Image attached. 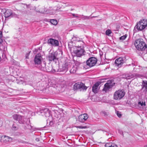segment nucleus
<instances>
[{"label":"nucleus","instance_id":"9d476101","mask_svg":"<svg viewBox=\"0 0 147 147\" xmlns=\"http://www.w3.org/2000/svg\"><path fill=\"white\" fill-rule=\"evenodd\" d=\"M5 17L6 18H11L16 16V15L13 13L11 10L7 9L4 13Z\"/></svg>","mask_w":147,"mask_h":147},{"label":"nucleus","instance_id":"f03ea898","mask_svg":"<svg viewBox=\"0 0 147 147\" xmlns=\"http://www.w3.org/2000/svg\"><path fill=\"white\" fill-rule=\"evenodd\" d=\"M134 45L136 48L139 50L144 51L147 48V45L143 40L138 39L136 40Z\"/></svg>","mask_w":147,"mask_h":147},{"label":"nucleus","instance_id":"e433bc0d","mask_svg":"<svg viewBox=\"0 0 147 147\" xmlns=\"http://www.w3.org/2000/svg\"><path fill=\"white\" fill-rule=\"evenodd\" d=\"M36 141L38 142L39 141V139L38 138L36 139Z\"/></svg>","mask_w":147,"mask_h":147},{"label":"nucleus","instance_id":"72a5a7b5","mask_svg":"<svg viewBox=\"0 0 147 147\" xmlns=\"http://www.w3.org/2000/svg\"><path fill=\"white\" fill-rule=\"evenodd\" d=\"M117 116L119 117H120L121 116V115L120 113H119L118 112H117Z\"/></svg>","mask_w":147,"mask_h":147},{"label":"nucleus","instance_id":"c85d7f7f","mask_svg":"<svg viewBox=\"0 0 147 147\" xmlns=\"http://www.w3.org/2000/svg\"><path fill=\"white\" fill-rule=\"evenodd\" d=\"M111 32V31L110 30H107L106 32V34L107 35H109Z\"/></svg>","mask_w":147,"mask_h":147},{"label":"nucleus","instance_id":"2eb2a0df","mask_svg":"<svg viewBox=\"0 0 147 147\" xmlns=\"http://www.w3.org/2000/svg\"><path fill=\"white\" fill-rule=\"evenodd\" d=\"M42 115L46 117H51L50 110L48 109H45L41 111Z\"/></svg>","mask_w":147,"mask_h":147},{"label":"nucleus","instance_id":"39448f33","mask_svg":"<svg viewBox=\"0 0 147 147\" xmlns=\"http://www.w3.org/2000/svg\"><path fill=\"white\" fill-rule=\"evenodd\" d=\"M60 52L59 54L57 52L50 53L48 56L49 60L50 61H55L56 60H58L59 59L62 57V53Z\"/></svg>","mask_w":147,"mask_h":147},{"label":"nucleus","instance_id":"dca6fc26","mask_svg":"<svg viewBox=\"0 0 147 147\" xmlns=\"http://www.w3.org/2000/svg\"><path fill=\"white\" fill-rule=\"evenodd\" d=\"M47 43L49 44H50L52 45L55 46H57L59 45V42L58 40L52 38L49 39L47 41Z\"/></svg>","mask_w":147,"mask_h":147},{"label":"nucleus","instance_id":"9b49d317","mask_svg":"<svg viewBox=\"0 0 147 147\" xmlns=\"http://www.w3.org/2000/svg\"><path fill=\"white\" fill-rule=\"evenodd\" d=\"M87 87L85 86L82 83H78L75 84L74 86V90H76L82 88L83 90H86Z\"/></svg>","mask_w":147,"mask_h":147},{"label":"nucleus","instance_id":"20e7f679","mask_svg":"<svg viewBox=\"0 0 147 147\" xmlns=\"http://www.w3.org/2000/svg\"><path fill=\"white\" fill-rule=\"evenodd\" d=\"M147 26V20L143 19L140 20L138 22L135 26L138 30L142 31Z\"/></svg>","mask_w":147,"mask_h":147},{"label":"nucleus","instance_id":"f8f14e48","mask_svg":"<svg viewBox=\"0 0 147 147\" xmlns=\"http://www.w3.org/2000/svg\"><path fill=\"white\" fill-rule=\"evenodd\" d=\"M70 63L69 62H65L62 65L60 68V71H67L70 66Z\"/></svg>","mask_w":147,"mask_h":147},{"label":"nucleus","instance_id":"c9c22d12","mask_svg":"<svg viewBox=\"0 0 147 147\" xmlns=\"http://www.w3.org/2000/svg\"><path fill=\"white\" fill-rule=\"evenodd\" d=\"M3 124V121L2 120H0V127Z\"/></svg>","mask_w":147,"mask_h":147},{"label":"nucleus","instance_id":"412c9836","mask_svg":"<svg viewBox=\"0 0 147 147\" xmlns=\"http://www.w3.org/2000/svg\"><path fill=\"white\" fill-rule=\"evenodd\" d=\"M143 87L142 89L145 92L147 91V81H143Z\"/></svg>","mask_w":147,"mask_h":147},{"label":"nucleus","instance_id":"7c9ffc66","mask_svg":"<svg viewBox=\"0 0 147 147\" xmlns=\"http://www.w3.org/2000/svg\"><path fill=\"white\" fill-rule=\"evenodd\" d=\"M76 127L80 129H85L87 128L86 126H78Z\"/></svg>","mask_w":147,"mask_h":147},{"label":"nucleus","instance_id":"4c0bfd02","mask_svg":"<svg viewBox=\"0 0 147 147\" xmlns=\"http://www.w3.org/2000/svg\"><path fill=\"white\" fill-rule=\"evenodd\" d=\"M47 12V11H44V12H42L43 13H46Z\"/></svg>","mask_w":147,"mask_h":147},{"label":"nucleus","instance_id":"aec40b11","mask_svg":"<svg viewBox=\"0 0 147 147\" xmlns=\"http://www.w3.org/2000/svg\"><path fill=\"white\" fill-rule=\"evenodd\" d=\"M134 76L131 74H127L123 75V78L127 79H129L134 77Z\"/></svg>","mask_w":147,"mask_h":147},{"label":"nucleus","instance_id":"473e14b6","mask_svg":"<svg viewBox=\"0 0 147 147\" xmlns=\"http://www.w3.org/2000/svg\"><path fill=\"white\" fill-rule=\"evenodd\" d=\"M46 13H50L51 14H54L56 13V11L55 10H53L49 13L48 12H47Z\"/></svg>","mask_w":147,"mask_h":147},{"label":"nucleus","instance_id":"f704fd0d","mask_svg":"<svg viewBox=\"0 0 147 147\" xmlns=\"http://www.w3.org/2000/svg\"><path fill=\"white\" fill-rule=\"evenodd\" d=\"M29 53H28L26 54V59L28 58V56H29Z\"/></svg>","mask_w":147,"mask_h":147},{"label":"nucleus","instance_id":"4468645a","mask_svg":"<svg viewBox=\"0 0 147 147\" xmlns=\"http://www.w3.org/2000/svg\"><path fill=\"white\" fill-rule=\"evenodd\" d=\"M88 118V115L86 114L81 115L78 117V120L81 122H83L85 121Z\"/></svg>","mask_w":147,"mask_h":147},{"label":"nucleus","instance_id":"cd10ccee","mask_svg":"<svg viewBox=\"0 0 147 147\" xmlns=\"http://www.w3.org/2000/svg\"><path fill=\"white\" fill-rule=\"evenodd\" d=\"M127 35L125 34V35L122 36L120 37V39L122 40H124L127 37Z\"/></svg>","mask_w":147,"mask_h":147},{"label":"nucleus","instance_id":"0eeeda50","mask_svg":"<svg viewBox=\"0 0 147 147\" xmlns=\"http://www.w3.org/2000/svg\"><path fill=\"white\" fill-rule=\"evenodd\" d=\"M97 60L95 57H91L89 58L86 61L87 65L90 67L94 66L96 64Z\"/></svg>","mask_w":147,"mask_h":147},{"label":"nucleus","instance_id":"c756f323","mask_svg":"<svg viewBox=\"0 0 147 147\" xmlns=\"http://www.w3.org/2000/svg\"><path fill=\"white\" fill-rule=\"evenodd\" d=\"M2 36V32L0 31V44H1L3 40L1 39V38Z\"/></svg>","mask_w":147,"mask_h":147},{"label":"nucleus","instance_id":"5701e85b","mask_svg":"<svg viewBox=\"0 0 147 147\" xmlns=\"http://www.w3.org/2000/svg\"><path fill=\"white\" fill-rule=\"evenodd\" d=\"M78 70V68L76 66H74L70 70L71 73L74 74Z\"/></svg>","mask_w":147,"mask_h":147},{"label":"nucleus","instance_id":"f257e3e1","mask_svg":"<svg viewBox=\"0 0 147 147\" xmlns=\"http://www.w3.org/2000/svg\"><path fill=\"white\" fill-rule=\"evenodd\" d=\"M34 61L35 64L38 65L41 70H45V63L43 61V59L40 54H38L35 56Z\"/></svg>","mask_w":147,"mask_h":147},{"label":"nucleus","instance_id":"7ed1b4c3","mask_svg":"<svg viewBox=\"0 0 147 147\" xmlns=\"http://www.w3.org/2000/svg\"><path fill=\"white\" fill-rule=\"evenodd\" d=\"M74 53L78 57H80L84 55L85 51L83 47L79 45L74 46Z\"/></svg>","mask_w":147,"mask_h":147},{"label":"nucleus","instance_id":"a878e982","mask_svg":"<svg viewBox=\"0 0 147 147\" xmlns=\"http://www.w3.org/2000/svg\"><path fill=\"white\" fill-rule=\"evenodd\" d=\"M82 16L81 17V18H80L82 19L83 20H85L86 19H89L90 18H91L92 17H90V16H83V15H81Z\"/></svg>","mask_w":147,"mask_h":147},{"label":"nucleus","instance_id":"6ab92c4d","mask_svg":"<svg viewBox=\"0 0 147 147\" xmlns=\"http://www.w3.org/2000/svg\"><path fill=\"white\" fill-rule=\"evenodd\" d=\"M99 86L98 83H96L92 87V91L95 93L97 92L98 87Z\"/></svg>","mask_w":147,"mask_h":147},{"label":"nucleus","instance_id":"1a4fd4ad","mask_svg":"<svg viewBox=\"0 0 147 147\" xmlns=\"http://www.w3.org/2000/svg\"><path fill=\"white\" fill-rule=\"evenodd\" d=\"M0 138L1 142L4 143L10 142L12 140V138L6 136H0Z\"/></svg>","mask_w":147,"mask_h":147},{"label":"nucleus","instance_id":"a211bd4d","mask_svg":"<svg viewBox=\"0 0 147 147\" xmlns=\"http://www.w3.org/2000/svg\"><path fill=\"white\" fill-rule=\"evenodd\" d=\"M124 63V60L123 58L121 57H119L115 61L116 64L118 66H121Z\"/></svg>","mask_w":147,"mask_h":147},{"label":"nucleus","instance_id":"ddd939ff","mask_svg":"<svg viewBox=\"0 0 147 147\" xmlns=\"http://www.w3.org/2000/svg\"><path fill=\"white\" fill-rule=\"evenodd\" d=\"M71 41L72 42H74V43H76V46L80 44H83V42L82 40H80L79 38L76 35L74 36L71 39Z\"/></svg>","mask_w":147,"mask_h":147},{"label":"nucleus","instance_id":"4be33fe9","mask_svg":"<svg viewBox=\"0 0 147 147\" xmlns=\"http://www.w3.org/2000/svg\"><path fill=\"white\" fill-rule=\"evenodd\" d=\"M105 147H117V145L114 143H107L105 145Z\"/></svg>","mask_w":147,"mask_h":147},{"label":"nucleus","instance_id":"6e6552de","mask_svg":"<svg viewBox=\"0 0 147 147\" xmlns=\"http://www.w3.org/2000/svg\"><path fill=\"white\" fill-rule=\"evenodd\" d=\"M12 117L15 120L18 121L19 123L20 124L25 123V120L24 117L19 115L15 114L13 115Z\"/></svg>","mask_w":147,"mask_h":147},{"label":"nucleus","instance_id":"2f4dec72","mask_svg":"<svg viewBox=\"0 0 147 147\" xmlns=\"http://www.w3.org/2000/svg\"><path fill=\"white\" fill-rule=\"evenodd\" d=\"M18 128V127L15 126L14 125H13L12 126V129L13 130H16Z\"/></svg>","mask_w":147,"mask_h":147},{"label":"nucleus","instance_id":"bb28decb","mask_svg":"<svg viewBox=\"0 0 147 147\" xmlns=\"http://www.w3.org/2000/svg\"><path fill=\"white\" fill-rule=\"evenodd\" d=\"M72 15L74 17L77 18H81V17L82 16L81 15H79L75 14H72Z\"/></svg>","mask_w":147,"mask_h":147},{"label":"nucleus","instance_id":"f3484780","mask_svg":"<svg viewBox=\"0 0 147 147\" xmlns=\"http://www.w3.org/2000/svg\"><path fill=\"white\" fill-rule=\"evenodd\" d=\"M112 85L111 84V81H108L104 85V88L103 89V90L106 92L108 90L111 88Z\"/></svg>","mask_w":147,"mask_h":147},{"label":"nucleus","instance_id":"423d86ee","mask_svg":"<svg viewBox=\"0 0 147 147\" xmlns=\"http://www.w3.org/2000/svg\"><path fill=\"white\" fill-rule=\"evenodd\" d=\"M125 92L122 90H118L115 92L113 95V98L115 100H120L125 95Z\"/></svg>","mask_w":147,"mask_h":147},{"label":"nucleus","instance_id":"b1692460","mask_svg":"<svg viewBox=\"0 0 147 147\" xmlns=\"http://www.w3.org/2000/svg\"><path fill=\"white\" fill-rule=\"evenodd\" d=\"M138 104L139 106H140L142 107H144L146 105V103L145 102L143 101H139L138 102Z\"/></svg>","mask_w":147,"mask_h":147},{"label":"nucleus","instance_id":"58836bf2","mask_svg":"<svg viewBox=\"0 0 147 147\" xmlns=\"http://www.w3.org/2000/svg\"><path fill=\"white\" fill-rule=\"evenodd\" d=\"M28 128H29V129H31V128H30V127H28Z\"/></svg>","mask_w":147,"mask_h":147},{"label":"nucleus","instance_id":"393cba45","mask_svg":"<svg viewBox=\"0 0 147 147\" xmlns=\"http://www.w3.org/2000/svg\"><path fill=\"white\" fill-rule=\"evenodd\" d=\"M50 22L51 24L54 25H56L57 23V21L55 20H51Z\"/></svg>","mask_w":147,"mask_h":147}]
</instances>
